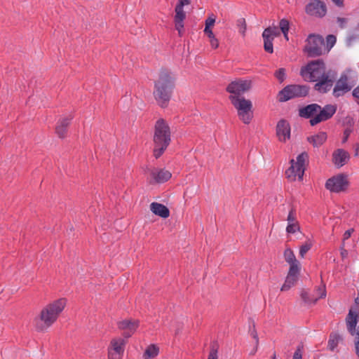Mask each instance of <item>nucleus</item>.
<instances>
[{"label": "nucleus", "mask_w": 359, "mask_h": 359, "mask_svg": "<svg viewBox=\"0 0 359 359\" xmlns=\"http://www.w3.org/2000/svg\"><path fill=\"white\" fill-rule=\"evenodd\" d=\"M300 74L306 81H318L314 88L323 93L331 89L334 81V75L331 76L330 71L326 72L325 65L322 60L309 62L305 67H302Z\"/></svg>", "instance_id": "1"}, {"label": "nucleus", "mask_w": 359, "mask_h": 359, "mask_svg": "<svg viewBox=\"0 0 359 359\" xmlns=\"http://www.w3.org/2000/svg\"><path fill=\"white\" fill-rule=\"evenodd\" d=\"M175 87V77L167 69H162L158 81L154 84V97L161 107L168 105L172 90Z\"/></svg>", "instance_id": "2"}, {"label": "nucleus", "mask_w": 359, "mask_h": 359, "mask_svg": "<svg viewBox=\"0 0 359 359\" xmlns=\"http://www.w3.org/2000/svg\"><path fill=\"white\" fill-rule=\"evenodd\" d=\"M154 156L158 158L166 150L171 142V133L168 124L163 118L156 121L153 137Z\"/></svg>", "instance_id": "3"}, {"label": "nucleus", "mask_w": 359, "mask_h": 359, "mask_svg": "<svg viewBox=\"0 0 359 359\" xmlns=\"http://www.w3.org/2000/svg\"><path fill=\"white\" fill-rule=\"evenodd\" d=\"M67 304L65 298L55 300L46 305L41 311L39 318L43 325H36V330H43L44 327H50L57 320L60 314L64 310Z\"/></svg>", "instance_id": "4"}, {"label": "nucleus", "mask_w": 359, "mask_h": 359, "mask_svg": "<svg viewBox=\"0 0 359 359\" xmlns=\"http://www.w3.org/2000/svg\"><path fill=\"white\" fill-rule=\"evenodd\" d=\"M229 100L233 107L236 109L240 119L245 124H249L253 117L252 102L249 100L245 99L243 97L235 95H230Z\"/></svg>", "instance_id": "5"}, {"label": "nucleus", "mask_w": 359, "mask_h": 359, "mask_svg": "<svg viewBox=\"0 0 359 359\" xmlns=\"http://www.w3.org/2000/svg\"><path fill=\"white\" fill-rule=\"evenodd\" d=\"M309 156L306 152H302L297 156V160H290V167L285 171L286 177L291 182L298 179L303 180L305 171V163L308 161Z\"/></svg>", "instance_id": "6"}, {"label": "nucleus", "mask_w": 359, "mask_h": 359, "mask_svg": "<svg viewBox=\"0 0 359 359\" xmlns=\"http://www.w3.org/2000/svg\"><path fill=\"white\" fill-rule=\"evenodd\" d=\"M359 311L357 309H350L345 318L348 332L354 337V347L355 354L359 358Z\"/></svg>", "instance_id": "7"}, {"label": "nucleus", "mask_w": 359, "mask_h": 359, "mask_svg": "<svg viewBox=\"0 0 359 359\" xmlns=\"http://www.w3.org/2000/svg\"><path fill=\"white\" fill-rule=\"evenodd\" d=\"M309 92V87L306 85H287L278 93V100L286 102L296 97H306Z\"/></svg>", "instance_id": "8"}, {"label": "nucleus", "mask_w": 359, "mask_h": 359, "mask_svg": "<svg viewBox=\"0 0 359 359\" xmlns=\"http://www.w3.org/2000/svg\"><path fill=\"white\" fill-rule=\"evenodd\" d=\"M307 44L304 50L308 57H315L323 54L325 50V41L323 36L311 34L306 39Z\"/></svg>", "instance_id": "9"}, {"label": "nucleus", "mask_w": 359, "mask_h": 359, "mask_svg": "<svg viewBox=\"0 0 359 359\" xmlns=\"http://www.w3.org/2000/svg\"><path fill=\"white\" fill-rule=\"evenodd\" d=\"M325 186L331 192L339 193L347 189L348 181L346 175L339 174L329 178L326 181Z\"/></svg>", "instance_id": "10"}, {"label": "nucleus", "mask_w": 359, "mask_h": 359, "mask_svg": "<svg viewBox=\"0 0 359 359\" xmlns=\"http://www.w3.org/2000/svg\"><path fill=\"white\" fill-rule=\"evenodd\" d=\"M337 109V107L336 104H326L323 107L320 106V109L318 110V114L310 119L311 126H313L320 122L330 119L336 113Z\"/></svg>", "instance_id": "11"}, {"label": "nucleus", "mask_w": 359, "mask_h": 359, "mask_svg": "<svg viewBox=\"0 0 359 359\" xmlns=\"http://www.w3.org/2000/svg\"><path fill=\"white\" fill-rule=\"evenodd\" d=\"M251 88V81L237 79L231 81L226 87V91L231 95L241 97L242 94Z\"/></svg>", "instance_id": "12"}, {"label": "nucleus", "mask_w": 359, "mask_h": 359, "mask_svg": "<svg viewBox=\"0 0 359 359\" xmlns=\"http://www.w3.org/2000/svg\"><path fill=\"white\" fill-rule=\"evenodd\" d=\"M305 11L309 15L323 18L327 13V7L320 0H312L306 6Z\"/></svg>", "instance_id": "13"}, {"label": "nucleus", "mask_w": 359, "mask_h": 359, "mask_svg": "<svg viewBox=\"0 0 359 359\" xmlns=\"http://www.w3.org/2000/svg\"><path fill=\"white\" fill-rule=\"evenodd\" d=\"M279 34L280 32L277 27H269L264 30L262 37L264 39V48L266 52L269 53L273 52V41Z\"/></svg>", "instance_id": "14"}, {"label": "nucleus", "mask_w": 359, "mask_h": 359, "mask_svg": "<svg viewBox=\"0 0 359 359\" xmlns=\"http://www.w3.org/2000/svg\"><path fill=\"white\" fill-rule=\"evenodd\" d=\"M147 170L149 172L150 183H164L169 180L172 176L170 171L165 169L158 168H147Z\"/></svg>", "instance_id": "15"}, {"label": "nucleus", "mask_w": 359, "mask_h": 359, "mask_svg": "<svg viewBox=\"0 0 359 359\" xmlns=\"http://www.w3.org/2000/svg\"><path fill=\"white\" fill-rule=\"evenodd\" d=\"M352 86L348 83V77L346 74H342L337 81L333 89V96L338 98L343 96L346 93L350 91Z\"/></svg>", "instance_id": "16"}, {"label": "nucleus", "mask_w": 359, "mask_h": 359, "mask_svg": "<svg viewBox=\"0 0 359 359\" xmlns=\"http://www.w3.org/2000/svg\"><path fill=\"white\" fill-rule=\"evenodd\" d=\"M290 125L285 119L280 120L276 128V135L280 142H285L290 138Z\"/></svg>", "instance_id": "17"}, {"label": "nucleus", "mask_w": 359, "mask_h": 359, "mask_svg": "<svg viewBox=\"0 0 359 359\" xmlns=\"http://www.w3.org/2000/svg\"><path fill=\"white\" fill-rule=\"evenodd\" d=\"M139 325L138 320H123L118 323V327L123 331V335L125 338H129L135 332Z\"/></svg>", "instance_id": "18"}, {"label": "nucleus", "mask_w": 359, "mask_h": 359, "mask_svg": "<svg viewBox=\"0 0 359 359\" xmlns=\"http://www.w3.org/2000/svg\"><path fill=\"white\" fill-rule=\"evenodd\" d=\"M317 295L310 294L306 291H303L301 293L302 300L306 304H316L319 299H323L326 297V290L325 285L319 287L317 290Z\"/></svg>", "instance_id": "19"}, {"label": "nucleus", "mask_w": 359, "mask_h": 359, "mask_svg": "<svg viewBox=\"0 0 359 359\" xmlns=\"http://www.w3.org/2000/svg\"><path fill=\"white\" fill-rule=\"evenodd\" d=\"M350 158L348 152L343 149H337L332 154V162L337 168L344 165Z\"/></svg>", "instance_id": "20"}, {"label": "nucleus", "mask_w": 359, "mask_h": 359, "mask_svg": "<svg viewBox=\"0 0 359 359\" xmlns=\"http://www.w3.org/2000/svg\"><path fill=\"white\" fill-rule=\"evenodd\" d=\"M320 109V105L316 103L310 104L299 109V115L302 118L311 119L318 114Z\"/></svg>", "instance_id": "21"}, {"label": "nucleus", "mask_w": 359, "mask_h": 359, "mask_svg": "<svg viewBox=\"0 0 359 359\" xmlns=\"http://www.w3.org/2000/svg\"><path fill=\"white\" fill-rule=\"evenodd\" d=\"M150 209L154 214L162 218L165 219L170 216L169 209L161 203L153 202L150 205Z\"/></svg>", "instance_id": "22"}, {"label": "nucleus", "mask_w": 359, "mask_h": 359, "mask_svg": "<svg viewBox=\"0 0 359 359\" xmlns=\"http://www.w3.org/2000/svg\"><path fill=\"white\" fill-rule=\"evenodd\" d=\"M72 119V116H69V117L63 118L58 121L55 127V132L59 137L64 138L65 137L67 131V127L69 126Z\"/></svg>", "instance_id": "23"}, {"label": "nucleus", "mask_w": 359, "mask_h": 359, "mask_svg": "<svg viewBox=\"0 0 359 359\" xmlns=\"http://www.w3.org/2000/svg\"><path fill=\"white\" fill-rule=\"evenodd\" d=\"M189 0H179L177 4L175 6V20H179L180 21H184L186 18L185 12L183 10V7L185 5L189 4Z\"/></svg>", "instance_id": "24"}, {"label": "nucleus", "mask_w": 359, "mask_h": 359, "mask_svg": "<svg viewBox=\"0 0 359 359\" xmlns=\"http://www.w3.org/2000/svg\"><path fill=\"white\" fill-rule=\"evenodd\" d=\"M327 137V136L325 132H320L315 135L309 137L307 140L311 143L313 147H318L326 141Z\"/></svg>", "instance_id": "25"}, {"label": "nucleus", "mask_w": 359, "mask_h": 359, "mask_svg": "<svg viewBox=\"0 0 359 359\" xmlns=\"http://www.w3.org/2000/svg\"><path fill=\"white\" fill-rule=\"evenodd\" d=\"M126 341L123 339H114L111 341V350L113 352L122 355L124 351Z\"/></svg>", "instance_id": "26"}, {"label": "nucleus", "mask_w": 359, "mask_h": 359, "mask_svg": "<svg viewBox=\"0 0 359 359\" xmlns=\"http://www.w3.org/2000/svg\"><path fill=\"white\" fill-rule=\"evenodd\" d=\"M158 347L155 344H151L145 350L143 357L144 359H151L155 358L158 354Z\"/></svg>", "instance_id": "27"}, {"label": "nucleus", "mask_w": 359, "mask_h": 359, "mask_svg": "<svg viewBox=\"0 0 359 359\" xmlns=\"http://www.w3.org/2000/svg\"><path fill=\"white\" fill-rule=\"evenodd\" d=\"M343 339L342 337L337 333H332L328 340V347L331 351H334L338 346L340 341Z\"/></svg>", "instance_id": "28"}, {"label": "nucleus", "mask_w": 359, "mask_h": 359, "mask_svg": "<svg viewBox=\"0 0 359 359\" xmlns=\"http://www.w3.org/2000/svg\"><path fill=\"white\" fill-rule=\"evenodd\" d=\"M297 279V278L287 275L285 283L281 287V291H287L290 290L293 285H294Z\"/></svg>", "instance_id": "29"}, {"label": "nucleus", "mask_w": 359, "mask_h": 359, "mask_svg": "<svg viewBox=\"0 0 359 359\" xmlns=\"http://www.w3.org/2000/svg\"><path fill=\"white\" fill-rule=\"evenodd\" d=\"M289 264H290V269H289L287 275L294 276V278H298V276L299 274V271H300L299 262H297L291 263Z\"/></svg>", "instance_id": "30"}, {"label": "nucleus", "mask_w": 359, "mask_h": 359, "mask_svg": "<svg viewBox=\"0 0 359 359\" xmlns=\"http://www.w3.org/2000/svg\"><path fill=\"white\" fill-rule=\"evenodd\" d=\"M284 258L288 264L298 262L293 251L290 248H287L284 251Z\"/></svg>", "instance_id": "31"}, {"label": "nucleus", "mask_w": 359, "mask_h": 359, "mask_svg": "<svg viewBox=\"0 0 359 359\" xmlns=\"http://www.w3.org/2000/svg\"><path fill=\"white\" fill-rule=\"evenodd\" d=\"M313 243L311 241H307L305 243L301 245L299 248V255L304 257L305 254L311 250Z\"/></svg>", "instance_id": "32"}, {"label": "nucleus", "mask_w": 359, "mask_h": 359, "mask_svg": "<svg viewBox=\"0 0 359 359\" xmlns=\"http://www.w3.org/2000/svg\"><path fill=\"white\" fill-rule=\"evenodd\" d=\"M287 224H294L297 223V215H296V210L294 208H291L289 211L287 217Z\"/></svg>", "instance_id": "33"}, {"label": "nucleus", "mask_w": 359, "mask_h": 359, "mask_svg": "<svg viewBox=\"0 0 359 359\" xmlns=\"http://www.w3.org/2000/svg\"><path fill=\"white\" fill-rule=\"evenodd\" d=\"M297 231H300L299 222L294 224H287L286 227V232L287 233H294Z\"/></svg>", "instance_id": "34"}, {"label": "nucleus", "mask_w": 359, "mask_h": 359, "mask_svg": "<svg viewBox=\"0 0 359 359\" xmlns=\"http://www.w3.org/2000/svg\"><path fill=\"white\" fill-rule=\"evenodd\" d=\"M279 27L283 33L288 32L290 28L289 21L286 19H282L279 22Z\"/></svg>", "instance_id": "35"}, {"label": "nucleus", "mask_w": 359, "mask_h": 359, "mask_svg": "<svg viewBox=\"0 0 359 359\" xmlns=\"http://www.w3.org/2000/svg\"><path fill=\"white\" fill-rule=\"evenodd\" d=\"M275 76L280 82H283L286 77L285 69L280 68L275 72Z\"/></svg>", "instance_id": "36"}, {"label": "nucleus", "mask_w": 359, "mask_h": 359, "mask_svg": "<svg viewBox=\"0 0 359 359\" xmlns=\"http://www.w3.org/2000/svg\"><path fill=\"white\" fill-rule=\"evenodd\" d=\"M352 132H353V128L351 126H349L345 128V130H344V133H343V139H342L343 144L346 143L347 142V140Z\"/></svg>", "instance_id": "37"}, {"label": "nucleus", "mask_w": 359, "mask_h": 359, "mask_svg": "<svg viewBox=\"0 0 359 359\" xmlns=\"http://www.w3.org/2000/svg\"><path fill=\"white\" fill-rule=\"evenodd\" d=\"M337 41L336 36L332 34H330L326 38L327 46H329L328 50L335 44Z\"/></svg>", "instance_id": "38"}, {"label": "nucleus", "mask_w": 359, "mask_h": 359, "mask_svg": "<svg viewBox=\"0 0 359 359\" xmlns=\"http://www.w3.org/2000/svg\"><path fill=\"white\" fill-rule=\"evenodd\" d=\"M175 28L178 31L179 35L181 36L182 34L183 29H184V21H180L179 20H175Z\"/></svg>", "instance_id": "39"}, {"label": "nucleus", "mask_w": 359, "mask_h": 359, "mask_svg": "<svg viewBox=\"0 0 359 359\" xmlns=\"http://www.w3.org/2000/svg\"><path fill=\"white\" fill-rule=\"evenodd\" d=\"M215 22V17L213 14H212L205 20V27H210L211 26L214 25Z\"/></svg>", "instance_id": "40"}, {"label": "nucleus", "mask_w": 359, "mask_h": 359, "mask_svg": "<svg viewBox=\"0 0 359 359\" xmlns=\"http://www.w3.org/2000/svg\"><path fill=\"white\" fill-rule=\"evenodd\" d=\"M208 359H218L217 349L212 348L210 351Z\"/></svg>", "instance_id": "41"}, {"label": "nucleus", "mask_w": 359, "mask_h": 359, "mask_svg": "<svg viewBox=\"0 0 359 359\" xmlns=\"http://www.w3.org/2000/svg\"><path fill=\"white\" fill-rule=\"evenodd\" d=\"M352 95L355 100V102L359 105V85L353 89Z\"/></svg>", "instance_id": "42"}, {"label": "nucleus", "mask_w": 359, "mask_h": 359, "mask_svg": "<svg viewBox=\"0 0 359 359\" xmlns=\"http://www.w3.org/2000/svg\"><path fill=\"white\" fill-rule=\"evenodd\" d=\"M121 355L113 352L111 350H109L108 359H119Z\"/></svg>", "instance_id": "43"}, {"label": "nucleus", "mask_w": 359, "mask_h": 359, "mask_svg": "<svg viewBox=\"0 0 359 359\" xmlns=\"http://www.w3.org/2000/svg\"><path fill=\"white\" fill-rule=\"evenodd\" d=\"M292 359H302V353L300 347H298L294 353Z\"/></svg>", "instance_id": "44"}, {"label": "nucleus", "mask_w": 359, "mask_h": 359, "mask_svg": "<svg viewBox=\"0 0 359 359\" xmlns=\"http://www.w3.org/2000/svg\"><path fill=\"white\" fill-rule=\"evenodd\" d=\"M337 22L339 23V25L341 28H344L345 25L347 22V19L344 18H337Z\"/></svg>", "instance_id": "45"}, {"label": "nucleus", "mask_w": 359, "mask_h": 359, "mask_svg": "<svg viewBox=\"0 0 359 359\" xmlns=\"http://www.w3.org/2000/svg\"><path fill=\"white\" fill-rule=\"evenodd\" d=\"M210 42L212 48H217L219 46V41L216 37L210 39Z\"/></svg>", "instance_id": "46"}, {"label": "nucleus", "mask_w": 359, "mask_h": 359, "mask_svg": "<svg viewBox=\"0 0 359 359\" xmlns=\"http://www.w3.org/2000/svg\"><path fill=\"white\" fill-rule=\"evenodd\" d=\"M204 33L208 36L209 39L215 37V34H213L210 27H205Z\"/></svg>", "instance_id": "47"}, {"label": "nucleus", "mask_w": 359, "mask_h": 359, "mask_svg": "<svg viewBox=\"0 0 359 359\" xmlns=\"http://www.w3.org/2000/svg\"><path fill=\"white\" fill-rule=\"evenodd\" d=\"M340 254H341L342 259H344L348 256V251L342 247V248H341Z\"/></svg>", "instance_id": "48"}, {"label": "nucleus", "mask_w": 359, "mask_h": 359, "mask_svg": "<svg viewBox=\"0 0 359 359\" xmlns=\"http://www.w3.org/2000/svg\"><path fill=\"white\" fill-rule=\"evenodd\" d=\"M251 334H252V337L256 340V345H257L258 342H259V339H258V335H257V331L255 330H254L253 331H252Z\"/></svg>", "instance_id": "49"}, {"label": "nucleus", "mask_w": 359, "mask_h": 359, "mask_svg": "<svg viewBox=\"0 0 359 359\" xmlns=\"http://www.w3.org/2000/svg\"><path fill=\"white\" fill-rule=\"evenodd\" d=\"M353 231V229H348L346 231H345V233L344 234V239H348L351 236Z\"/></svg>", "instance_id": "50"}, {"label": "nucleus", "mask_w": 359, "mask_h": 359, "mask_svg": "<svg viewBox=\"0 0 359 359\" xmlns=\"http://www.w3.org/2000/svg\"><path fill=\"white\" fill-rule=\"evenodd\" d=\"M332 1L337 6H343V1L342 0H332Z\"/></svg>", "instance_id": "51"}, {"label": "nucleus", "mask_w": 359, "mask_h": 359, "mask_svg": "<svg viewBox=\"0 0 359 359\" xmlns=\"http://www.w3.org/2000/svg\"><path fill=\"white\" fill-rule=\"evenodd\" d=\"M355 155L359 156V144L355 146Z\"/></svg>", "instance_id": "52"}, {"label": "nucleus", "mask_w": 359, "mask_h": 359, "mask_svg": "<svg viewBox=\"0 0 359 359\" xmlns=\"http://www.w3.org/2000/svg\"><path fill=\"white\" fill-rule=\"evenodd\" d=\"M283 35H284L285 39L287 41H288V40H289V39H288V32H285V33H283Z\"/></svg>", "instance_id": "53"}, {"label": "nucleus", "mask_w": 359, "mask_h": 359, "mask_svg": "<svg viewBox=\"0 0 359 359\" xmlns=\"http://www.w3.org/2000/svg\"><path fill=\"white\" fill-rule=\"evenodd\" d=\"M272 358L273 359H276V353H274L272 355Z\"/></svg>", "instance_id": "54"}, {"label": "nucleus", "mask_w": 359, "mask_h": 359, "mask_svg": "<svg viewBox=\"0 0 359 359\" xmlns=\"http://www.w3.org/2000/svg\"><path fill=\"white\" fill-rule=\"evenodd\" d=\"M355 301L356 304H359V298H356Z\"/></svg>", "instance_id": "55"}]
</instances>
